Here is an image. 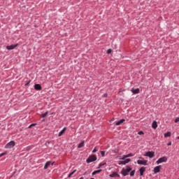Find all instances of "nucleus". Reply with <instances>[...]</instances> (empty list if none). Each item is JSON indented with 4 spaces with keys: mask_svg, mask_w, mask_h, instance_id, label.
<instances>
[{
    "mask_svg": "<svg viewBox=\"0 0 179 179\" xmlns=\"http://www.w3.org/2000/svg\"><path fill=\"white\" fill-rule=\"evenodd\" d=\"M127 169H122L121 171V174L124 176V177H126V176H128L129 174L130 171H132V168H131L129 166H126Z\"/></svg>",
    "mask_w": 179,
    "mask_h": 179,
    "instance_id": "nucleus-1",
    "label": "nucleus"
},
{
    "mask_svg": "<svg viewBox=\"0 0 179 179\" xmlns=\"http://www.w3.org/2000/svg\"><path fill=\"white\" fill-rule=\"evenodd\" d=\"M97 160V156L96 155H90V157L87 159V163H93V162H96Z\"/></svg>",
    "mask_w": 179,
    "mask_h": 179,
    "instance_id": "nucleus-2",
    "label": "nucleus"
},
{
    "mask_svg": "<svg viewBox=\"0 0 179 179\" xmlns=\"http://www.w3.org/2000/svg\"><path fill=\"white\" fill-rule=\"evenodd\" d=\"M15 145V143L13 141H11L6 145L5 148L6 149H10L13 148Z\"/></svg>",
    "mask_w": 179,
    "mask_h": 179,
    "instance_id": "nucleus-3",
    "label": "nucleus"
},
{
    "mask_svg": "<svg viewBox=\"0 0 179 179\" xmlns=\"http://www.w3.org/2000/svg\"><path fill=\"white\" fill-rule=\"evenodd\" d=\"M166 162H167V157H162L157 161V164H160V163H166Z\"/></svg>",
    "mask_w": 179,
    "mask_h": 179,
    "instance_id": "nucleus-4",
    "label": "nucleus"
},
{
    "mask_svg": "<svg viewBox=\"0 0 179 179\" xmlns=\"http://www.w3.org/2000/svg\"><path fill=\"white\" fill-rule=\"evenodd\" d=\"M145 156L147 157H150V159H152L155 156V152L148 151L147 152H145Z\"/></svg>",
    "mask_w": 179,
    "mask_h": 179,
    "instance_id": "nucleus-5",
    "label": "nucleus"
},
{
    "mask_svg": "<svg viewBox=\"0 0 179 179\" xmlns=\"http://www.w3.org/2000/svg\"><path fill=\"white\" fill-rule=\"evenodd\" d=\"M129 162H131V159L128 158L126 159L124 161H120L118 162L119 166H121V164H123L124 166H125V164H127V163H129Z\"/></svg>",
    "mask_w": 179,
    "mask_h": 179,
    "instance_id": "nucleus-6",
    "label": "nucleus"
},
{
    "mask_svg": "<svg viewBox=\"0 0 179 179\" xmlns=\"http://www.w3.org/2000/svg\"><path fill=\"white\" fill-rule=\"evenodd\" d=\"M17 45H19V43H16L15 45H7L6 49L9 50H15V48H16V47H17Z\"/></svg>",
    "mask_w": 179,
    "mask_h": 179,
    "instance_id": "nucleus-7",
    "label": "nucleus"
},
{
    "mask_svg": "<svg viewBox=\"0 0 179 179\" xmlns=\"http://www.w3.org/2000/svg\"><path fill=\"white\" fill-rule=\"evenodd\" d=\"M138 164L143 165V166H148V160H138Z\"/></svg>",
    "mask_w": 179,
    "mask_h": 179,
    "instance_id": "nucleus-8",
    "label": "nucleus"
},
{
    "mask_svg": "<svg viewBox=\"0 0 179 179\" xmlns=\"http://www.w3.org/2000/svg\"><path fill=\"white\" fill-rule=\"evenodd\" d=\"M132 156H134V155H132V153H129L128 155H123L122 158H120V160H125L126 159H128V157H132Z\"/></svg>",
    "mask_w": 179,
    "mask_h": 179,
    "instance_id": "nucleus-9",
    "label": "nucleus"
},
{
    "mask_svg": "<svg viewBox=\"0 0 179 179\" xmlns=\"http://www.w3.org/2000/svg\"><path fill=\"white\" fill-rule=\"evenodd\" d=\"M146 171V168L144 166H142L140 169H139V172H140V176H143V173Z\"/></svg>",
    "mask_w": 179,
    "mask_h": 179,
    "instance_id": "nucleus-10",
    "label": "nucleus"
},
{
    "mask_svg": "<svg viewBox=\"0 0 179 179\" xmlns=\"http://www.w3.org/2000/svg\"><path fill=\"white\" fill-rule=\"evenodd\" d=\"M160 167H162V166H157L154 168V173L155 174H157V173H160Z\"/></svg>",
    "mask_w": 179,
    "mask_h": 179,
    "instance_id": "nucleus-11",
    "label": "nucleus"
},
{
    "mask_svg": "<svg viewBox=\"0 0 179 179\" xmlns=\"http://www.w3.org/2000/svg\"><path fill=\"white\" fill-rule=\"evenodd\" d=\"M34 89H35V90H41L43 89V87H41V85H40V84H35Z\"/></svg>",
    "mask_w": 179,
    "mask_h": 179,
    "instance_id": "nucleus-12",
    "label": "nucleus"
},
{
    "mask_svg": "<svg viewBox=\"0 0 179 179\" xmlns=\"http://www.w3.org/2000/svg\"><path fill=\"white\" fill-rule=\"evenodd\" d=\"M152 128H153V129H156L157 128V122H156V120L152 122Z\"/></svg>",
    "mask_w": 179,
    "mask_h": 179,
    "instance_id": "nucleus-13",
    "label": "nucleus"
},
{
    "mask_svg": "<svg viewBox=\"0 0 179 179\" xmlns=\"http://www.w3.org/2000/svg\"><path fill=\"white\" fill-rule=\"evenodd\" d=\"M131 92L134 94H138V93H139V88L137 89H131Z\"/></svg>",
    "mask_w": 179,
    "mask_h": 179,
    "instance_id": "nucleus-14",
    "label": "nucleus"
},
{
    "mask_svg": "<svg viewBox=\"0 0 179 179\" xmlns=\"http://www.w3.org/2000/svg\"><path fill=\"white\" fill-rule=\"evenodd\" d=\"M123 122H125V119H121L115 123V125H121Z\"/></svg>",
    "mask_w": 179,
    "mask_h": 179,
    "instance_id": "nucleus-15",
    "label": "nucleus"
},
{
    "mask_svg": "<svg viewBox=\"0 0 179 179\" xmlns=\"http://www.w3.org/2000/svg\"><path fill=\"white\" fill-rule=\"evenodd\" d=\"M101 171H103L102 169H99V170L94 171V172H92V175L96 176V174H99V173H101Z\"/></svg>",
    "mask_w": 179,
    "mask_h": 179,
    "instance_id": "nucleus-16",
    "label": "nucleus"
},
{
    "mask_svg": "<svg viewBox=\"0 0 179 179\" xmlns=\"http://www.w3.org/2000/svg\"><path fill=\"white\" fill-rule=\"evenodd\" d=\"M50 164H51V162L48 161L45 164L44 166V170H47V169H48V166H50Z\"/></svg>",
    "mask_w": 179,
    "mask_h": 179,
    "instance_id": "nucleus-17",
    "label": "nucleus"
},
{
    "mask_svg": "<svg viewBox=\"0 0 179 179\" xmlns=\"http://www.w3.org/2000/svg\"><path fill=\"white\" fill-rule=\"evenodd\" d=\"M66 130V127H64L58 134V136H62L64 135V132Z\"/></svg>",
    "mask_w": 179,
    "mask_h": 179,
    "instance_id": "nucleus-18",
    "label": "nucleus"
},
{
    "mask_svg": "<svg viewBox=\"0 0 179 179\" xmlns=\"http://www.w3.org/2000/svg\"><path fill=\"white\" fill-rule=\"evenodd\" d=\"M85 146V141H83L80 143L78 144V148L80 149V148H83Z\"/></svg>",
    "mask_w": 179,
    "mask_h": 179,
    "instance_id": "nucleus-19",
    "label": "nucleus"
},
{
    "mask_svg": "<svg viewBox=\"0 0 179 179\" xmlns=\"http://www.w3.org/2000/svg\"><path fill=\"white\" fill-rule=\"evenodd\" d=\"M117 176V172H113L111 174L109 175L110 178H114Z\"/></svg>",
    "mask_w": 179,
    "mask_h": 179,
    "instance_id": "nucleus-20",
    "label": "nucleus"
},
{
    "mask_svg": "<svg viewBox=\"0 0 179 179\" xmlns=\"http://www.w3.org/2000/svg\"><path fill=\"white\" fill-rule=\"evenodd\" d=\"M170 136H171V132L168 131V132L164 134V138H169Z\"/></svg>",
    "mask_w": 179,
    "mask_h": 179,
    "instance_id": "nucleus-21",
    "label": "nucleus"
},
{
    "mask_svg": "<svg viewBox=\"0 0 179 179\" xmlns=\"http://www.w3.org/2000/svg\"><path fill=\"white\" fill-rule=\"evenodd\" d=\"M75 173H76V169L74 170L73 171H72L71 173H70L68 176V178H71L72 177V176H73V174H75Z\"/></svg>",
    "mask_w": 179,
    "mask_h": 179,
    "instance_id": "nucleus-22",
    "label": "nucleus"
},
{
    "mask_svg": "<svg viewBox=\"0 0 179 179\" xmlns=\"http://www.w3.org/2000/svg\"><path fill=\"white\" fill-rule=\"evenodd\" d=\"M48 115V111H47L44 113H42L41 117H42V118H45V117H47Z\"/></svg>",
    "mask_w": 179,
    "mask_h": 179,
    "instance_id": "nucleus-23",
    "label": "nucleus"
},
{
    "mask_svg": "<svg viewBox=\"0 0 179 179\" xmlns=\"http://www.w3.org/2000/svg\"><path fill=\"white\" fill-rule=\"evenodd\" d=\"M135 176V170H133L130 172V177H134Z\"/></svg>",
    "mask_w": 179,
    "mask_h": 179,
    "instance_id": "nucleus-24",
    "label": "nucleus"
},
{
    "mask_svg": "<svg viewBox=\"0 0 179 179\" xmlns=\"http://www.w3.org/2000/svg\"><path fill=\"white\" fill-rule=\"evenodd\" d=\"M106 164H107L106 163L99 164V167L97 169H100L101 167H103V166H106Z\"/></svg>",
    "mask_w": 179,
    "mask_h": 179,
    "instance_id": "nucleus-25",
    "label": "nucleus"
},
{
    "mask_svg": "<svg viewBox=\"0 0 179 179\" xmlns=\"http://www.w3.org/2000/svg\"><path fill=\"white\" fill-rule=\"evenodd\" d=\"M101 152V155L102 157H104L105 155H106V151H100Z\"/></svg>",
    "mask_w": 179,
    "mask_h": 179,
    "instance_id": "nucleus-26",
    "label": "nucleus"
},
{
    "mask_svg": "<svg viewBox=\"0 0 179 179\" xmlns=\"http://www.w3.org/2000/svg\"><path fill=\"white\" fill-rule=\"evenodd\" d=\"M111 52H113V50L112 49H108L107 50V54H111Z\"/></svg>",
    "mask_w": 179,
    "mask_h": 179,
    "instance_id": "nucleus-27",
    "label": "nucleus"
},
{
    "mask_svg": "<svg viewBox=\"0 0 179 179\" xmlns=\"http://www.w3.org/2000/svg\"><path fill=\"white\" fill-rule=\"evenodd\" d=\"M8 152H4L1 154H0V157H2V156H5V155H6Z\"/></svg>",
    "mask_w": 179,
    "mask_h": 179,
    "instance_id": "nucleus-28",
    "label": "nucleus"
},
{
    "mask_svg": "<svg viewBox=\"0 0 179 179\" xmlns=\"http://www.w3.org/2000/svg\"><path fill=\"white\" fill-rule=\"evenodd\" d=\"M31 82V80H29L25 85L24 86H29L30 85V83Z\"/></svg>",
    "mask_w": 179,
    "mask_h": 179,
    "instance_id": "nucleus-29",
    "label": "nucleus"
},
{
    "mask_svg": "<svg viewBox=\"0 0 179 179\" xmlns=\"http://www.w3.org/2000/svg\"><path fill=\"white\" fill-rule=\"evenodd\" d=\"M174 122H176V123L179 122V117H178L175 119Z\"/></svg>",
    "mask_w": 179,
    "mask_h": 179,
    "instance_id": "nucleus-30",
    "label": "nucleus"
},
{
    "mask_svg": "<svg viewBox=\"0 0 179 179\" xmlns=\"http://www.w3.org/2000/svg\"><path fill=\"white\" fill-rule=\"evenodd\" d=\"M35 125H37V124L33 123L29 126V128H31V127H35Z\"/></svg>",
    "mask_w": 179,
    "mask_h": 179,
    "instance_id": "nucleus-31",
    "label": "nucleus"
},
{
    "mask_svg": "<svg viewBox=\"0 0 179 179\" xmlns=\"http://www.w3.org/2000/svg\"><path fill=\"white\" fill-rule=\"evenodd\" d=\"M143 131H140L138 133V135H143Z\"/></svg>",
    "mask_w": 179,
    "mask_h": 179,
    "instance_id": "nucleus-32",
    "label": "nucleus"
},
{
    "mask_svg": "<svg viewBox=\"0 0 179 179\" xmlns=\"http://www.w3.org/2000/svg\"><path fill=\"white\" fill-rule=\"evenodd\" d=\"M116 177H117V178H120L121 176H120V174H118L117 173H116Z\"/></svg>",
    "mask_w": 179,
    "mask_h": 179,
    "instance_id": "nucleus-33",
    "label": "nucleus"
},
{
    "mask_svg": "<svg viewBox=\"0 0 179 179\" xmlns=\"http://www.w3.org/2000/svg\"><path fill=\"white\" fill-rule=\"evenodd\" d=\"M96 152H97V150H96V148H94V149L92 150V153H96Z\"/></svg>",
    "mask_w": 179,
    "mask_h": 179,
    "instance_id": "nucleus-34",
    "label": "nucleus"
},
{
    "mask_svg": "<svg viewBox=\"0 0 179 179\" xmlns=\"http://www.w3.org/2000/svg\"><path fill=\"white\" fill-rule=\"evenodd\" d=\"M168 146H171V141L169 142V143H167Z\"/></svg>",
    "mask_w": 179,
    "mask_h": 179,
    "instance_id": "nucleus-35",
    "label": "nucleus"
},
{
    "mask_svg": "<svg viewBox=\"0 0 179 179\" xmlns=\"http://www.w3.org/2000/svg\"><path fill=\"white\" fill-rule=\"evenodd\" d=\"M107 96H108V94H107V93H106V94H104L103 95V97H107Z\"/></svg>",
    "mask_w": 179,
    "mask_h": 179,
    "instance_id": "nucleus-36",
    "label": "nucleus"
},
{
    "mask_svg": "<svg viewBox=\"0 0 179 179\" xmlns=\"http://www.w3.org/2000/svg\"><path fill=\"white\" fill-rule=\"evenodd\" d=\"M46 143H51V141H47Z\"/></svg>",
    "mask_w": 179,
    "mask_h": 179,
    "instance_id": "nucleus-37",
    "label": "nucleus"
},
{
    "mask_svg": "<svg viewBox=\"0 0 179 179\" xmlns=\"http://www.w3.org/2000/svg\"><path fill=\"white\" fill-rule=\"evenodd\" d=\"M86 173H87V172H85V173H83V176H86Z\"/></svg>",
    "mask_w": 179,
    "mask_h": 179,
    "instance_id": "nucleus-38",
    "label": "nucleus"
},
{
    "mask_svg": "<svg viewBox=\"0 0 179 179\" xmlns=\"http://www.w3.org/2000/svg\"><path fill=\"white\" fill-rule=\"evenodd\" d=\"M52 166H54V162H53V163H52Z\"/></svg>",
    "mask_w": 179,
    "mask_h": 179,
    "instance_id": "nucleus-39",
    "label": "nucleus"
},
{
    "mask_svg": "<svg viewBox=\"0 0 179 179\" xmlns=\"http://www.w3.org/2000/svg\"><path fill=\"white\" fill-rule=\"evenodd\" d=\"M80 179H83V177L80 178Z\"/></svg>",
    "mask_w": 179,
    "mask_h": 179,
    "instance_id": "nucleus-40",
    "label": "nucleus"
},
{
    "mask_svg": "<svg viewBox=\"0 0 179 179\" xmlns=\"http://www.w3.org/2000/svg\"><path fill=\"white\" fill-rule=\"evenodd\" d=\"M90 179H94V178H91Z\"/></svg>",
    "mask_w": 179,
    "mask_h": 179,
    "instance_id": "nucleus-41",
    "label": "nucleus"
},
{
    "mask_svg": "<svg viewBox=\"0 0 179 179\" xmlns=\"http://www.w3.org/2000/svg\"><path fill=\"white\" fill-rule=\"evenodd\" d=\"M0 126H1V123H0Z\"/></svg>",
    "mask_w": 179,
    "mask_h": 179,
    "instance_id": "nucleus-42",
    "label": "nucleus"
}]
</instances>
